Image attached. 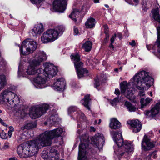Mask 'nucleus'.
<instances>
[{
	"label": "nucleus",
	"instance_id": "63",
	"mask_svg": "<svg viewBox=\"0 0 160 160\" xmlns=\"http://www.w3.org/2000/svg\"><path fill=\"white\" fill-rule=\"evenodd\" d=\"M119 69H120V71H121L122 69V67H120V68H119Z\"/></svg>",
	"mask_w": 160,
	"mask_h": 160
},
{
	"label": "nucleus",
	"instance_id": "50",
	"mask_svg": "<svg viewBox=\"0 0 160 160\" xmlns=\"http://www.w3.org/2000/svg\"><path fill=\"white\" fill-rule=\"evenodd\" d=\"M114 93L116 95L119 94H120L119 90L118 89H116Z\"/></svg>",
	"mask_w": 160,
	"mask_h": 160
},
{
	"label": "nucleus",
	"instance_id": "28",
	"mask_svg": "<svg viewBox=\"0 0 160 160\" xmlns=\"http://www.w3.org/2000/svg\"><path fill=\"white\" fill-rule=\"evenodd\" d=\"M90 100V95H87L85 96L84 98L81 100V103L89 110H90L89 106Z\"/></svg>",
	"mask_w": 160,
	"mask_h": 160
},
{
	"label": "nucleus",
	"instance_id": "46",
	"mask_svg": "<svg viewBox=\"0 0 160 160\" xmlns=\"http://www.w3.org/2000/svg\"><path fill=\"white\" fill-rule=\"evenodd\" d=\"M129 44L132 47L135 46L136 45L135 41L134 40H132L131 42H129Z\"/></svg>",
	"mask_w": 160,
	"mask_h": 160
},
{
	"label": "nucleus",
	"instance_id": "27",
	"mask_svg": "<svg viewBox=\"0 0 160 160\" xmlns=\"http://www.w3.org/2000/svg\"><path fill=\"white\" fill-rule=\"evenodd\" d=\"M96 22L94 19L92 18L88 19L85 23V26L87 28H91L95 25Z\"/></svg>",
	"mask_w": 160,
	"mask_h": 160
},
{
	"label": "nucleus",
	"instance_id": "1",
	"mask_svg": "<svg viewBox=\"0 0 160 160\" xmlns=\"http://www.w3.org/2000/svg\"><path fill=\"white\" fill-rule=\"evenodd\" d=\"M153 78L149 75V73L145 71H142L136 74L133 78V88H129V85L126 82L124 81L120 84L122 93L125 92L127 98L131 99L133 95V89L136 87L138 89L142 90L149 88L152 84Z\"/></svg>",
	"mask_w": 160,
	"mask_h": 160
},
{
	"label": "nucleus",
	"instance_id": "40",
	"mask_svg": "<svg viewBox=\"0 0 160 160\" xmlns=\"http://www.w3.org/2000/svg\"><path fill=\"white\" fill-rule=\"evenodd\" d=\"M95 82L94 83L95 87L97 88L100 85V82L98 78H96L95 79Z\"/></svg>",
	"mask_w": 160,
	"mask_h": 160
},
{
	"label": "nucleus",
	"instance_id": "54",
	"mask_svg": "<svg viewBox=\"0 0 160 160\" xmlns=\"http://www.w3.org/2000/svg\"><path fill=\"white\" fill-rule=\"evenodd\" d=\"M118 37L120 38V39H121L122 38V35L120 33H118Z\"/></svg>",
	"mask_w": 160,
	"mask_h": 160
},
{
	"label": "nucleus",
	"instance_id": "19",
	"mask_svg": "<svg viewBox=\"0 0 160 160\" xmlns=\"http://www.w3.org/2000/svg\"><path fill=\"white\" fill-rule=\"evenodd\" d=\"M160 109V102L158 103L151 111H146L145 114L147 116L154 117L158 114Z\"/></svg>",
	"mask_w": 160,
	"mask_h": 160
},
{
	"label": "nucleus",
	"instance_id": "64",
	"mask_svg": "<svg viewBox=\"0 0 160 160\" xmlns=\"http://www.w3.org/2000/svg\"><path fill=\"white\" fill-rule=\"evenodd\" d=\"M150 96H152V92H150Z\"/></svg>",
	"mask_w": 160,
	"mask_h": 160
},
{
	"label": "nucleus",
	"instance_id": "31",
	"mask_svg": "<svg viewBox=\"0 0 160 160\" xmlns=\"http://www.w3.org/2000/svg\"><path fill=\"white\" fill-rule=\"evenodd\" d=\"M125 105L127 107L128 111L130 112H135L137 110V108L129 102H125Z\"/></svg>",
	"mask_w": 160,
	"mask_h": 160
},
{
	"label": "nucleus",
	"instance_id": "37",
	"mask_svg": "<svg viewBox=\"0 0 160 160\" xmlns=\"http://www.w3.org/2000/svg\"><path fill=\"white\" fill-rule=\"evenodd\" d=\"M9 130L8 131V135L9 138H10L12 133V132L14 130V128L12 126H10L9 127Z\"/></svg>",
	"mask_w": 160,
	"mask_h": 160
},
{
	"label": "nucleus",
	"instance_id": "34",
	"mask_svg": "<svg viewBox=\"0 0 160 160\" xmlns=\"http://www.w3.org/2000/svg\"><path fill=\"white\" fill-rule=\"evenodd\" d=\"M117 35L116 34H114V35L112 36V38H111L110 39L111 43L110 45L109 46V48H112L113 50H114V47L113 45V44L115 40V39L116 38V37Z\"/></svg>",
	"mask_w": 160,
	"mask_h": 160
},
{
	"label": "nucleus",
	"instance_id": "52",
	"mask_svg": "<svg viewBox=\"0 0 160 160\" xmlns=\"http://www.w3.org/2000/svg\"><path fill=\"white\" fill-rule=\"evenodd\" d=\"M90 131L91 132H95V129L93 127H91L90 128Z\"/></svg>",
	"mask_w": 160,
	"mask_h": 160
},
{
	"label": "nucleus",
	"instance_id": "33",
	"mask_svg": "<svg viewBox=\"0 0 160 160\" xmlns=\"http://www.w3.org/2000/svg\"><path fill=\"white\" fill-rule=\"evenodd\" d=\"M36 127V125L32 122H28L26 123L24 127L21 128V129L24 130L25 129H30Z\"/></svg>",
	"mask_w": 160,
	"mask_h": 160
},
{
	"label": "nucleus",
	"instance_id": "57",
	"mask_svg": "<svg viewBox=\"0 0 160 160\" xmlns=\"http://www.w3.org/2000/svg\"><path fill=\"white\" fill-rule=\"evenodd\" d=\"M99 2V0H94V2L95 3H98Z\"/></svg>",
	"mask_w": 160,
	"mask_h": 160
},
{
	"label": "nucleus",
	"instance_id": "30",
	"mask_svg": "<svg viewBox=\"0 0 160 160\" xmlns=\"http://www.w3.org/2000/svg\"><path fill=\"white\" fill-rule=\"evenodd\" d=\"M92 46V42L90 41H87L83 44L82 48L86 52H89L91 49Z\"/></svg>",
	"mask_w": 160,
	"mask_h": 160
},
{
	"label": "nucleus",
	"instance_id": "4",
	"mask_svg": "<svg viewBox=\"0 0 160 160\" xmlns=\"http://www.w3.org/2000/svg\"><path fill=\"white\" fill-rule=\"evenodd\" d=\"M34 59L30 62V65L27 70L28 74L29 75H35L40 74V72H43V70L42 68L36 70L35 67L40 65L41 63L47 59L46 54L43 51H38L35 53L34 57Z\"/></svg>",
	"mask_w": 160,
	"mask_h": 160
},
{
	"label": "nucleus",
	"instance_id": "53",
	"mask_svg": "<svg viewBox=\"0 0 160 160\" xmlns=\"http://www.w3.org/2000/svg\"><path fill=\"white\" fill-rule=\"evenodd\" d=\"M139 95L141 96H142L144 95L145 94L144 93V92L142 91H140L139 93Z\"/></svg>",
	"mask_w": 160,
	"mask_h": 160
},
{
	"label": "nucleus",
	"instance_id": "61",
	"mask_svg": "<svg viewBox=\"0 0 160 160\" xmlns=\"http://www.w3.org/2000/svg\"><path fill=\"white\" fill-rule=\"evenodd\" d=\"M101 122V119H99V122H98V124H99Z\"/></svg>",
	"mask_w": 160,
	"mask_h": 160
},
{
	"label": "nucleus",
	"instance_id": "25",
	"mask_svg": "<svg viewBox=\"0 0 160 160\" xmlns=\"http://www.w3.org/2000/svg\"><path fill=\"white\" fill-rule=\"evenodd\" d=\"M80 12V11L78 9H74L73 11L69 16V17L73 20L76 23H77V18L79 15Z\"/></svg>",
	"mask_w": 160,
	"mask_h": 160
},
{
	"label": "nucleus",
	"instance_id": "36",
	"mask_svg": "<svg viewBox=\"0 0 160 160\" xmlns=\"http://www.w3.org/2000/svg\"><path fill=\"white\" fill-rule=\"evenodd\" d=\"M77 110V107L75 106L70 107L68 109V112L69 114L72 113V112Z\"/></svg>",
	"mask_w": 160,
	"mask_h": 160
},
{
	"label": "nucleus",
	"instance_id": "35",
	"mask_svg": "<svg viewBox=\"0 0 160 160\" xmlns=\"http://www.w3.org/2000/svg\"><path fill=\"white\" fill-rule=\"evenodd\" d=\"M119 100L120 99L119 97H117L115 98L114 99L111 100L110 101V103L112 106H115L119 102Z\"/></svg>",
	"mask_w": 160,
	"mask_h": 160
},
{
	"label": "nucleus",
	"instance_id": "12",
	"mask_svg": "<svg viewBox=\"0 0 160 160\" xmlns=\"http://www.w3.org/2000/svg\"><path fill=\"white\" fill-rule=\"evenodd\" d=\"M44 69L43 72L46 77H53L56 75L58 69L52 64L48 63H45L43 64Z\"/></svg>",
	"mask_w": 160,
	"mask_h": 160
},
{
	"label": "nucleus",
	"instance_id": "49",
	"mask_svg": "<svg viewBox=\"0 0 160 160\" xmlns=\"http://www.w3.org/2000/svg\"><path fill=\"white\" fill-rule=\"evenodd\" d=\"M151 157L152 156H151V154H149L148 156H147V157H146L145 159L146 160H150L151 159Z\"/></svg>",
	"mask_w": 160,
	"mask_h": 160
},
{
	"label": "nucleus",
	"instance_id": "41",
	"mask_svg": "<svg viewBox=\"0 0 160 160\" xmlns=\"http://www.w3.org/2000/svg\"><path fill=\"white\" fill-rule=\"evenodd\" d=\"M42 0H30L31 2L33 4L40 3Z\"/></svg>",
	"mask_w": 160,
	"mask_h": 160
},
{
	"label": "nucleus",
	"instance_id": "24",
	"mask_svg": "<svg viewBox=\"0 0 160 160\" xmlns=\"http://www.w3.org/2000/svg\"><path fill=\"white\" fill-rule=\"evenodd\" d=\"M152 17L154 20L160 23V15L159 9L156 8L152 10Z\"/></svg>",
	"mask_w": 160,
	"mask_h": 160
},
{
	"label": "nucleus",
	"instance_id": "10",
	"mask_svg": "<svg viewBox=\"0 0 160 160\" xmlns=\"http://www.w3.org/2000/svg\"><path fill=\"white\" fill-rule=\"evenodd\" d=\"M49 107V105L47 104H44L40 106H32L30 110V115L32 119H35L42 115Z\"/></svg>",
	"mask_w": 160,
	"mask_h": 160
},
{
	"label": "nucleus",
	"instance_id": "6",
	"mask_svg": "<svg viewBox=\"0 0 160 160\" xmlns=\"http://www.w3.org/2000/svg\"><path fill=\"white\" fill-rule=\"evenodd\" d=\"M77 132L79 135L81 140V144L79 146L78 160H88L86 155L87 150L89 148L88 136L86 134L80 136V134L82 133V131L79 130H78Z\"/></svg>",
	"mask_w": 160,
	"mask_h": 160
},
{
	"label": "nucleus",
	"instance_id": "18",
	"mask_svg": "<svg viewBox=\"0 0 160 160\" xmlns=\"http://www.w3.org/2000/svg\"><path fill=\"white\" fill-rule=\"evenodd\" d=\"M142 148L145 151L150 149L154 147V144L150 141L149 140L145 135L142 143Z\"/></svg>",
	"mask_w": 160,
	"mask_h": 160
},
{
	"label": "nucleus",
	"instance_id": "56",
	"mask_svg": "<svg viewBox=\"0 0 160 160\" xmlns=\"http://www.w3.org/2000/svg\"><path fill=\"white\" fill-rule=\"evenodd\" d=\"M109 38V34L108 33H107V35H106V38H105V40L106 41Z\"/></svg>",
	"mask_w": 160,
	"mask_h": 160
},
{
	"label": "nucleus",
	"instance_id": "7",
	"mask_svg": "<svg viewBox=\"0 0 160 160\" xmlns=\"http://www.w3.org/2000/svg\"><path fill=\"white\" fill-rule=\"evenodd\" d=\"M80 56L78 53H72L71 59L73 61L77 74L79 78L88 75V71L83 68V63L80 61Z\"/></svg>",
	"mask_w": 160,
	"mask_h": 160
},
{
	"label": "nucleus",
	"instance_id": "11",
	"mask_svg": "<svg viewBox=\"0 0 160 160\" xmlns=\"http://www.w3.org/2000/svg\"><path fill=\"white\" fill-rule=\"evenodd\" d=\"M63 26H58L54 29L47 30L46 32L51 41L53 42L58 38L59 35H61L64 31Z\"/></svg>",
	"mask_w": 160,
	"mask_h": 160
},
{
	"label": "nucleus",
	"instance_id": "20",
	"mask_svg": "<svg viewBox=\"0 0 160 160\" xmlns=\"http://www.w3.org/2000/svg\"><path fill=\"white\" fill-rule=\"evenodd\" d=\"M43 31V25L42 23H40L35 25L32 30L31 34L33 36H36L38 34H40Z\"/></svg>",
	"mask_w": 160,
	"mask_h": 160
},
{
	"label": "nucleus",
	"instance_id": "43",
	"mask_svg": "<svg viewBox=\"0 0 160 160\" xmlns=\"http://www.w3.org/2000/svg\"><path fill=\"white\" fill-rule=\"evenodd\" d=\"M9 147V143L8 142H6L5 143L4 145L2 147V148L4 149H6L8 148Z\"/></svg>",
	"mask_w": 160,
	"mask_h": 160
},
{
	"label": "nucleus",
	"instance_id": "13",
	"mask_svg": "<svg viewBox=\"0 0 160 160\" xmlns=\"http://www.w3.org/2000/svg\"><path fill=\"white\" fill-rule=\"evenodd\" d=\"M68 0H55L53 2V8L57 12H62L66 9Z\"/></svg>",
	"mask_w": 160,
	"mask_h": 160
},
{
	"label": "nucleus",
	"instance_id": "14",
	"mask_svg": "<svg viewBox=\"0 0 160 160\" xmlns=\"http://www.w3.org/2000/svg\"><path fill=\"white\" fill-rule=\"evenodd\" d=\"M103 135L100 133L96 134L92 140V144L98 149H101L104 142Z\"/></svg>",
	"mask_w": 160,
	"mask_h": 160
},
{
	"label": "nucleus",
	"instance_id": "22",
	"mask_svg": "<svg viewBox=\"0 0 160 160\" xmlns=\"http://www.w3.org/2000/svg\"><path fill=\"white\" fill-rule=\"evenodd\" d=\"M59 154L58 151L54 148H51L50 150L49 156L50 160H59Z\"/></svg>",
	"mask_w": 160,
	"mask_h": 160
},
{
	"label": "nucleus",
	"instance_id": "42",
	"mask_svg": "<svg viewBox=\"0 0 160 160\" xmlns=\"http://www.w3.org/2000/svg\"><path fill=\"white\" fill-rule=\"evenodd\" d=\"M104 32L106 35H107V33H108V28L107 25H105L104 26Z\"/></svg>",
	"mask_w": 160,
	"mask_h": 160
},
{
	"label": "nucleus",
	"instance_id": "51",
	"mask_svg": "<svg viewBox=\"0 0 160 160\" xmlns=\"http://www.w3.org/2000/svg\"><path fill=\"white\" fill-rule=\"evenodd\" d=\"M21 71L20 70V66H19L18 67V77H20L21 75H20V73H21Z\"/></svg>",
	"mask_w": 160,
	"mask_h": 160
},
{
	"label": "nucleus",
	"instance_id": "55",
	"mask_svg": "<svg viewBox=\"0 0 160 160\" xmlns=\"http://www.w3.org/2000/svg\"><path fill=\"white\" fill-rule=\"evenodd\" d=\"M9 160H18L16 158H11L9 159Z\"/></svg>",
	"mask_w": 160,
	"mask_h": 160
},
{
	"label": "nucleus",
	"instance_id": "23",
	"mask_svg": "<svg viewBox=\"0 0 160 160\" xmlns=\"http://www.w3.org/2000/svg\"><path fill=\"white\" fill-rule=\"evenodd\" d=\"M121 126L120 123L116 119H111L109 127L111 129H117L120 128Z\"/></svg>",
	"mask_w": 160,
	"mask_h": 160
},
{
	"label": "nucleus",
	"instance_id": "58",
	"mask_svg": "<svg viewBox=\"0 0 160 160\" xmlns=\"http://www.w3.org/2000/svg\"><path fill=\"white\" fill-rule=\"evenodd\" d=\"M88 62L89 63H91L90 62V60H89V59H87V62Z\"/></svg>",
	"mask_w": 160,
	"mask_h": 160
},
{
	"label": "nucleus",
	"instance_id": "62",
	"mask_svg": "<svg viewBox=\"0 0 160 160\" xmlns=\"http://www.w3.org/2000/svg\"><path fill=\"white\" fill-rule=\"evenodd\" d=\"M105 7H106L107 8L109 7L108 5H106H106H105Z\"/></svg>",
	"mask_w": 160,
	"mask_h": 160
},
{
	"label": "nucleus",
	"instance_id": "48",
	"mask_svg": "<svg viewBox=\"0 0 160 160\" xmlns=\"http://www.w3.org/2000/svg\"><path fill=\"white\" fill-rule=\"evenodd\" d=\"M74 32L76 35H77L78 32V30L77 28H74Z\"/></svg>",
	"mask_w": 160,
	"mask_h": 160
},
{
	"label": "nucleus",
	"instance_id": "47",
	"mask_svg": "<svg viewBox=\"0 0 160 160\" xmlns=\"http://www.w3.org/2000/svg\"><path fill=\"white\" fill-rule=\"evenodd\" d=\"M0 123H1L4 126H5L6 125L5 123L4 122L3 120L1 118H0Z\"/></svg>",
	"mask_w": 160,
	"mask_h": 160
},
{
	"label": "nucleus",
	"instance_id": "8",
	"mask_svg": "<svg viewBox=\"0 0 160 160\" xmlns=\"http://www.w3.org/2000/svg\"><path fill=\"white\" fill-rule=\"evenodd\" d=\"M38 43L29 39L24 40L22 42L20 48V53L23 55H26L32 53L37 48Z\"/></svg>",
	"mask_w": 160,
	"mask_h": 160
},
{
	"label": "nucleus",
	"instance_id": "60",
	"mask_svg": "<svg viewBox=\"0 0 160 160\" xmlns=\"http://www.w3.org/2000/svg\"><path fill=\"white\" fill-rule=\"evenodd\" d=\"M134 0V1L136 3H138V0Z\"/></svg>",
	"mask_w": 160,
	"mask_h": 160
},
{
	"label": "nucleus",
	"instance_id": "15",
	"mask_svg": "<svg viewBox=\"0 0 160 160\" xmlns=\"http://www.w3.org/2000/svg\"><path fill=\"white\" fill-rule=\"evenodd\" d=\"M157 40L156 44L154 46L152 45H146V47L148 49L150 50L151 48H152L154 49V47L157 45L158 48L157 52L154 53V54L160 58V27H158L157 28Z\"/></svg>",
	"mask_w": 160,
	"mask_h": 160
},
{
	"label": "nucleus",
	"instance_id": "45",
	"mask_svg": "<svg viewBox=\"0 0 160 160\" xmlns=\"http://www.w3.org/2000/svg\"><path fill=\"white\" fill-rule=\"evenodd\" d=\"M151 156L153 158H155L157 157V155L155 152H153L151 154Z\"/></svg>",
	"mask_w": 160,
	"mask_h": 160
},
{
	"label": "nucleus",
	"instance_id": "3",
	"mask_svg": "<svg viewBox=\"0 0 160 160\" xmlns=\"http://www.w3.org/2000/svg\"><path fill=\"white\" fill-rule=\"evenodd\" d=\"M114 141L118 147L114 149L115 153L119 157L124 156L126 158L133 150V147L128 141L123 142L121 132H116L114 135Z\"/></svg>",
	"mask_w": 160,
	"mask_h": 160
},
{
	"label": "nucleus",
	"instance_id": "32",
	"mask_svg": "<svg viewBox=\"0 0 160 160\" xmlns=\"http://www.w3.org/2000/svg\"><path fill=\"white\" fill-rule=\"evenodd\" d=\"M152 100V99L148 98L145 99L142 98L140 100L141 108H143L144 106H147Z\"/></svg>",
	"mask_w": 160,
	"mask_h": 160
},
{
	"label": "nucleus",
	"instance_id": "16",
	"mask_svg": "<svg viewBox=\"0 0 160 160\" xmlns=\"http://www.w3.org/2000/svg\"><path fill=\"white\" fill-rule=\"evenodd\" d=\"M130 124L131 129L133 132H139L142 128L141 123L138 119L130 121Z\"/></svg>",
	"mask_w": 160,
	"mask_h": 160
},
{
	"label": "nucleus",
	"instance_id": "44",
	"mask_svg": "<svg viewBox=\"0 0 160 160\" xmlns=\"http://www.w3.org/2000/svg\"><path fill=\"white\" fill-rule=\"evenodd\" d=\"M42 158H43L44 159H47L48 158V155L46 153H44V151L42 152Z\"/></svg>",
	"mask_w": 160,
	"mask_h": 160
},
{
	"label": "nucleus",
	"instance_id": "2",
	"mask_svg": "<svg viewBox=\"0 0 160 160\" xmlns=\"http://www.w3.org/2000/svg\"><path fill=\"white\" fill-rule=\"evenodd\" d=\"M41 134L35 140L23 143L19 145L17 152L22 158L29 157L37 154L38 149L43 147L48 146Z\"/></svg>",
	"mask_w": 160,
	"mask_h": 160
},
{
	"label": "nucleus",
	"instance_id": "9",
	"mask_svg": "<svg viewBox=\"0 0 160 160\" xmlns=\"http://www.w3.org/2000/svg\"><path fill=\"white\" fill-rule=\"evenodd\" d=\"M63 132L62 128H58L52 130L45 131L41 134L49 146L52 144V140L55 138L60 136Z\"/></svg>",
	"mask_w": 160,
	"mask_h": 160
},
{
	"label": "nucleus",
	"instance_id": "17",
	"mask_svg": "<svg viewBox=\"0 0 160 160\" xmlns=\"http://www.w3.org/2000/svg\"><path fill=\"white\" fill-rule=\"evenodd\" d=\"M43 72H40V73L37 74L38 76L35 80L36 83L41 88H43L45 87L44 84L46 79V78H44V77H42L44 74L42 73Z\"/></svg>",
	"mask_w": 160,
	"mask_h": 160
},
{
	"label": "nucleus",
	"instance_id": "5",
	"mask_svg": "<svg viewBox=\"0 0 160 160\" xmlns=\"http://www.w3.org/2000/svg\"><path fill=\"white\" fill-rule=\"evenodd\" d=\"M15 89L12 87L2 91L0 94V100L8 103L11 107L19 103V97L13 92Z\"/></svg>",
	"mask_w": 160,
	"mask_h": 160
},
{
	"label": "nucleus",
	"instance_id": "26",
	"mask_svg": "<svg viewBox=\"0 0 160 160\" xmlns=\"http://www.w3.org/2000/svg\"><path fill=\"white\" fill-rule=\"evenodd\" d=\"M57 117L54 115L51 116L47 121L44 122L45 125L49 124L50 126L54 125L57 121Z\"/></svg>",
	"mask_w": 160,
	"mask_h": 160
},
{
	"label": "nucleus",
	"instance_id": "39",
	"mask_svg": "<svg viewBox=\"0 0 160 160\" xmlns=\"http://www.w3.org/2000/svg\"><path fill=\"white\" fill-rule=\"evenodd\" d=\"M1 138L3 139H6L8 137L7 134L5 132H2L0 134Z\"/></svg>",
	"mask_w": 160,
	"mask_h": 160
},
{
	"label": "nucleus",
	"instance_id": "21",
	"mask_svg": "<svg viewBox=\"0 0 160 160\" xmlns=\"http://www.w3.org/2000/svg\"><path fill=\"white\" fill-rule=\"evenodd\" d=\"M65 85V82L62 78H59L53 84V86L58 91L62 90L63 89Z\"/></svg>",
	"mask_w": 160,
	"mask_h": 160
},
{
	"label": "nucleus",
	"instance_id": "38",
	"mask_svg": "<svg viewBox=\"0 0 160 160\" xmlns=\"http://www.w3.org/2000/svg\"><path fill=\"white\" fill-rule=\"evenodd\" d=\"M85 117L84 113H82V112H80L78 114L77 118H82L83 119L85 118Z\"/></svg>",
	"mask_w": 160,
	"mask_h": 160
},
{
	"label": "nucleus",
	"instance_id": "29",
	"mask_svg": "<svg viewBox=\"0 0 160 160\" xmlns=\"http://www.w3.org/2000/svg\"><path fill=\"white\" fill-rule=\"evenodd\" d=\"M41 40L42 42L44 43H46L49 42H52L48 34L46 32H44L41 37Z\"/></svg>",
	"mask_w": 160,
	"mask_h": 160
},
{
	"label": "nucleus",
	"instance_id": "59",
	"mask_svg": "<svg viewBox=\"0 0 160 160\" xmlns=\"http://www.w3.org/2000/svg\"><path fill=\"white\" fill-rule=\"evenodd\" d=\"M118 69L117 68H116L114 69V71H116V72H117L118 70Z\"/></svg>",
	"mask_w": 160,
	"mask_h": 160
}]
</instances>
